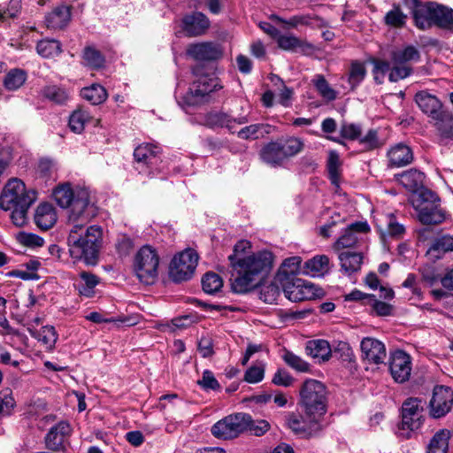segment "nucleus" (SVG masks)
<instances>
[{"mask_svg":"<svg viewBox=\"0 0 453 453\" xmlns=\"http://www.w3.org/2000/svg\"><path fill=\"white\" fill-rule=\"evenodd\" d=\"M342 271L347 274H351L361 268L363 257L361 253L343 251L338 256Z\"/></svg>","mask_w":453,"mask_h":453,"instance_id":"obj_32","label":"nucleus"},{"mask_svg":"<svg viewBox=\"0 0 453 453\" xmlns=\"http://www.w3.org/2000/svg\"><path fill=\"white\" fill-rule=\"evenodd\" d=\"M36 200V192L27 189L24 182L18 179L9 180L0 196V208L10 211L19 205L32 204Z\"/></svg>","mask_w":453,"mask_h":453,"instance_id":"obj_8","label":"nucleus"},{"mask_svg":"<svg viewBox=\"0 0 453 453\" xmlns=\"http://www.w3.org/2000/svg\"><path fill=\"white\" fill-rule=\"evenodd\" d=\"M341 159L337 152L330 151L327 159V171L331 183L339 187L341 177Z\"/></svg>","mask_w":453,"mask_h":453,"instance_id":"obj_43","label":"nucleus"},{"mask_svg":"<svg viewBox=\"0 0 453 453\" xmlns=\"http://www.w3.org/2000/svg\"><path fill=\"white\" fill-rule=\"evenodd\" d=\"M43 95L45 97L57 104H64L68 99L67 92L64 88L55 85L45 87Z\"/></svg>","mask_w":453,"mask_h":453,"instance_id":"obj_54","label":"nucleus"},{"mask_svg":"<svg viewBox=\"0 0 453 453\" xmlns=\"http://www.w3.org/2000/svg\"><path fill=\"white\" fill-rule=\"evenodd\" d=\"M203 289L207 294H215L223 287L221 277L215 273H207L202 279Z\"/></svg>","mask_w":453,"mask_h":453,"instance_id":"obj_48","label":"nucleus"},{"mask_svg":"<svg viewBox=\"0 0 453 453\" xmlns=\"http://www.w3.org/2000/svg\"><path fill=\"white\" fill-rule=\"evenodd\" d=\"M281 357L289 367L299 372H306L310 371V365L301 357L289 350L285 349Z\"/></svg>","mask_w":453,"mask_h":453,"instance_id":"obj_47","label":"nucleus"},{"mask_svg":"<svg viewBox=\"0 0 453 453\" xmlns=\"http://www.w3.org/2000/svg\"><path fill=\"white\" fill-rule=\"evenodd\" d=\"M18 238L21 244L27 247H42L44 244V240L35 234L22 233Z\"/></svg>","mask_w":453,"mask_h":453,"instance_id":"obj_62","label":"nucleus"},{"mask_svg":"<svg viewBox=\"0 0 453 453\" xmlns=\"http://www.w3.org/2000/svg\"><path fill=\"white\" fill-rule=\"evenodd\" d=\"M210 27L208 18L202 12H195L183 19V30L189 36H197L205 33Z\"/></svg>","mask_w":453,"mask_h":453,"instance_id":"obj_26","label":"nucleus"},{"mask_svg":"<svg viewBox=\"0 0 453 453\" xmlns=\"http://www.w3.org/2000/svg\"><path fill=\"white\" fill-rule=\"evenodd\" d=\"M420 58V54L414 46H406L398 49L391 53V62L402 65H411V62H417Z\"/></svg>","mask_w":453,"mask_h":453,"instance_id":"obj_33","label":"nucleus"},{"mask_svg":"<svg viewBox=\"0 0 453 453\" xmlns=\"http://www.w3.org/2000/svg\"><path fill=\"white\" fill-rule=\"evenodd\" d=\"M299 405L307 420L316 426L326 412L327 390L326 386L317 380H306L300 389Z\"/></svg>","mask_w":453,"mask_h":453,"instance_id":"obj_3","label":"nucleus"},{"mask_svg":"<svg viewBox=\"0 0 453 453\" xmlns=\"http://www.w3.org/2000/svg\"><path fill=\"white\" fill-rule=\"evenodd\" d=\"M27 77V73L24 70L12 69L4 78V87L9 90H16L25 83Z\"/></svg>","mask_w":453,"mask_h":453,"instance_id":"obj_45","label":"nucleus"},{"mask_svg":"<svg viewBox=\"0 0 453 453\" xmlns=\"http://www.w3.org/2000/svg\"><path fill=\"white\" fill-rule=\"evenodd\" d=\"M90 119L91 116L88 111L83 109H78L71 114L69 118V127L73 132L81 134Z\"/></svg>","mask_w":453,"mask_h":453,"instance_id":"obj_41","label":"nucleus"},{"mask_svg":"<svg viewBox=\"0 0 453 453\" xmlns=\"http://www.w3.org/2000/svg\"><path fill=\"white\" fill-rule=\"evenodd\" d=\"M359 142L365 150H372L379 146L377 132L373 129L359 139Z\"/></svg>","mask_w":453,"mask_h":453,"instance_id":"obj_63","label":"nucleus"},{"mask_svg":"<svg viewBox=\"0 0 453 453\" xmlns=\"http://www.w3.org/2000/svg\"><path fill=\"white\" fill-rule=\"evenodd\" d=\"M250 422V415L238 412L216 422L211 426V432L218 439L230 440L247 431Z\"/></svg>","mask_w":453,"mask_h":453,"instance_id":"obj_10","label":"nucleus"},{"mask_svg":"<svg viewBox=\"0 0 453 453\" xmlns=\"http://www.w3.org/2000/svg\"><path fill=\"white\" fill-rule=\"evenodd\" d=\"M99 283V278L88 272H81L80 278L75 280L74 287L79 294L85 297H92L96 293V287Z\"/></svg>","mask_w":453,"mask_h":453,"instance_id":"obj_28","label":"nucleus"},{"mask_svg":"<svg viewBox=\"0 0 453 453\" xmlns=\"http://www.w3.org/2000/svg\"><path fill=\"white\" fill-rule=\"evenodd\" d=\"M277 43L284 50L296 51L299 43V38L294 35H279Z\"/></svg>","mask_w":453,"mask_h":453,"instance_id":"obj_61","label":"nucleus"},{"mask_svg":"<svg viewBox=\"0 0 453 453\" xmlns=\"http://www.w3.org/2000/svg\"><path fill=\"white\" fill-rule=\"evenodd\" d=\"M341 135L349 140H356L361 135V127L352 123H344L341 127Z\"/></svg>","mask_w":453,"mask_h":453,"instance_id":"obj_59","label":"nucleus"},{"mask_svg":"<svg viewBox=\"0 0 453 453\" xmlns=\"http://www.w3.org/2000/svg\"><path fill=\"white\" fill-rule=\"evenodd\" d=\"M52 195L60 207H71L68 220L73 226L67 238L70 256L86 265H96L103 228L98 225L83 228L96 214V207L90 202L88 190L83 188L73 189L71 184L65 182L58 185Z\"/></svg>","mask_w":453,"mask_h":453,"instance_id":"obj_1","label":"nucleus"},{"mask_svg":"<svg viewBox=\"0 0 453 453\" xmlns=\"http://www.w3.org/2000/svg\"><path fill=\"white\" fill-rule=\"evenodd\" d=\"M435 22L440 27L453 28V10L442 5H437Z\"/></svg>","mask_w":453,"mask_h":453,"instance_id":"obj_49","label":"nucleus"},{"mask_svg":"<svg viewBox=\"0 0 453 453\" xmlns=\"http://www.w3.org/2000/svg\"><path fill=\"white\" fill-rule=\"evenodd\" d=\"M306 354L321 361H328L332 356V348L329 342L323 339L311 340L306 343Z\"/></svg>","mask_w":453,"mask_h":453,"instance_id":"obj_29","label":"nucleus"},{"mask_svg":"<svg viewBox=\"0 0 453 453\" xmlns=\"http://www.w3.org/2000/svg\"><path fill=\"white\" fill-rule=\"evenodd\" d=\"M205 124L210 127H225L230 133L236 132V127L249 122L248 116L234 117L226 112H210L205 116Z\"/></svg>","mask_w":453,"mask_h":453,"instance_id":"obj_18","label":"nucleus"},{"mask_svg":"<svg viewBox=\"0 0 453 453\" xmlns=\"http://www.w3.org/2000/svg\"><path fill=\"white\" fill-rule=\"evenodd\" d=\"M217 81L206 75L198 77L193 81L188 91L179 102L182 105L193 106L205 101L210 93L217 89Z\"/></svg>","mask_w":453,"mask_h":453,"instance_id":"obj_13","label":"nucleus"},{"mask_svg":"<svg viewBox=\"0 0 453 453\" xmlns=\"http://www.w3.org/2000/svg\"><path fill=\"white\" fill-rule=\"evenodd\" d=\"M251 244L239 241L228 259L232 266V288L238 294L247 293L260 284L273 266V254L268 250L250 252Z\"/></svg>","mask_w":453,"mask_h":453,"instance_id":"obj_2","label":"nucleus"},{"mask_svg":"<svg viewBox=\"0 0 453 453\" xmlns=\"http://www.w3.org/2000/svg\"><path fill=\"white\" fill-rule=\"evenodd\" d=\"M36 50L43 58H54L61 52V43L54 39H44L37 43Z\"/></svg>","mask_w":453,"mask_h":453,"instance_id":"obj_42","label":"nucleus"},{"mask_svg":"<svg viewBox=\"0 0 453 453\" xmlns=\"http://www.w3.org/2000/svg\"><path fill=\"white\" fill-rule=\"evenodd\" d=\"M280 296V288L277 282L264 285L260 290V299L266 303H274Z\"/></svg>","mask_w":453,"mask_h":453,"instance_id":"obj_51","label":"nucleus"},{"mask_svg":"<svg viewBox=\"0 0 453 453\" xmlns=\"http://www.w3.org/2000/svg\"><path fill=\"white\" fill-rule=\"evenodd\" d=\"M448 251H453V236L451 235H443L437 238L429 249V253L439 254Z\"/></svg>","mask_w":453,"mask_h":453,"instance_id":"obj_55","label":"nucleus"},{"mask_svg":"<svg viewBox=\"0 0 453 453\" xmlns=\"http://www.w3.org/2000/svg\"><path fill=\"white\" fill-rule=\"evenodd\" d=\"M72 428L67 421H59L53 426L45 437V443L48 449L51 450H60L64 449L65 440L71 435Z\"/></svg>","mask_w":453,"mask_h":453,"instance_id":"obj_20","label":"nucleus"},{"mask_svg":"<svg viewBox=\"0 0 453 453\" xmlns=\"http://www.w3.org/2000/svg\"><path fill=\"white\" fill-rule=\"evenodd\" d=\"M383 218L385 222L380 220V222L377 223V227L382 235L398 237L403 233V226L398 224L391 214L386 215Z\"/></svg>","mask_w":453,"mask_h":453,"instance_id":"obj_37","label":"nucleus"},{"mask_svg":"<svg viewBox=\"0 0 453 453\" xmlns=\"http://www.w3.org/2000/svg\"><path fill=\"white\" fill-rule=\"evenodd\" d=\"M285 296L291 302H302L319 297L321 288L315 284L300 278H292L283 286Z\"/></svg>","mask_w":453,"mask_h":453,"instance_id":"obj_12","label":"nucleus"},{"mask_svg":"<svg viewBox=\"0 0 453 453\" xmlns=\"http://www.w3.org/2000/svg\"><path fill=\"white\" fill-rule=\"evenodd\" d=\"M437 5L434 3L421 4L414 0L412 15L418 28L426 29L434 24Z\"/></svg>","mask_w":453,"mask_h":453,"instance_id":"obj_19","label":"nucleus"},{"mask_svg":"<svg viewBox=\"0 0 453 453\" xmlns=\"http://www.w3.org/2000/svg\"><path fill=\"white\" fill-rule=\"evenodd\" d=\"M360 349L361 357L367 363L372 365L384 363L387 352L382 342L372 337H365L361 341Z\"/></svg>","mask_w":453,"mask_h":453,"instance_id":"obj_17","label":"nucleus"},{"mask_svg":"<svg viewBox=\"0 0 453 453\" xmlns=\"http://www.w3.org/2000/svg\"><path fill=\"white\" fill-rule=\"evenodd\" d=\"M159 257L150 245L142 246L134 258V271L141 282L152 284L158 275Z\"/></svg>","mask_w":453,"mask_h":453,"instance_id":"obj_7","label":"nucleus"},{"mask_svg":"<svg viewBox=\"0 0 453 453\" xmlns=\"http://www.w3.org/2000/svg\"><path fill=\"white\" fill-rule=\"evenodd\" d=\"M237 133V136L242 140H255L263 136L265 134L270 133V126L266 124H253L246 126L240 129Z\"/></svg>","mask_w":453,"mask_h":453,"instance_id":"obj_38","label":"nucleus"},{"mask_svg":"<svg viewBox=\"0 0 453 453\" xmlns=\"http://www.w3.org/2000/svg\"><path fill=\"white\" fill-rule=\"evenodd\" d=\"M453 407V390L446 386H435L429 402V415L434 418L445 417Z\"/></svg>","mask_w":453,"mask_h":453,"instance_id":"obj_15","label":"nucleus"},{"mask_svg":"<svg viewBox=\"0 0 453 453\" xmlns=\"http://www.w3.org/2000/svg\"><path fill=\"white\" fill-rule=\"evenodd\" d=\"M187 54L196 60H215L221 57L220 48L212 42L190 44Z\"/></svg>","mask_w":453,"mask_h":453,"instance_id":"obj_21","label":"nucleus"},{"mask_svg":"<svg viewBox=\"0 0 453 453\" xmlns=\"http://www.w3.org/2000/svg\"><path fill=\"white\" fill-rule=\"evenodd\" d=\"M411 65L392 63V66L388 73V80L391 82H396L400 80L407 78L411 75Z\"/></svg>","mask_w":453,"mask_h":453,"instance_id":"obj_53","label":"nucleus"},{"mask_svg":"<svg viewBox=\"0 0 453 453\" xmlns=\"http://www.w3.org/2000/svg\"><path fill=\"white\" fill-rule=\"evenodd\" d=\"M311 83L318 93L326 101L331 102L336 99L337 92L329 85L322 74L314 75Z\"/></svg>","mask_w":453,"mask_h":453,"instance_id":"obj_39","label":"nucleus"},{"mask_svg":"<svg viewBox=\"0 0 453 453\" xmlns=\"http://www.w3.org/2000/svg\"><path fill=\"white\" fill-rule=\"evenodd\" d=\"M37 340L42 342L47 349L54 347L58 340V334L53 326H42L37 333Z\"/></svg>","mask_w":453,"mask_h":453,"instance_id":"obj_50","label":"nucleus"},{"mask_svg":"<svg viewBox=\"0 0 453 453\" xmlns=\"http://www.w3.org/2000/svg\"><path fill=\"white\" fill-rule=\"evenodd\" d=\"M412 206L418 212L420 222L426 225H435L442 222L445 214L439 207L436 195L430 191H422L419 195L411 197Z\"/></svg>","mask_w":453,"mask_h":453,"instance_id":"obj_6","label":"nucleus"},{"mask_svg":"<svg viewBox=\"0 0 453 453\" xmlns=\"http://www.w3.org/2000/svg\"><path fill=\"white\" fill-rule=\"evenodd\" d=\"M197 383L205 390L220 389L219 381L216 380L213 373L209 370L203 371L202 379L199 380Z\"/></svg>","mask_w":453,"mask_h":453,"instance_id":"obj_58","label":"nucleus"},{"mask_svg":"<svg viewBox=\"0 0 453 453\" xmlns=\"http://www.w3.org/2000/svg\"><path fill=\"white\" fill-rule=\"evenodd\" d=\"M389 371L398 383H403L410 379L411 372V358L403 350H395L392 353L389 360Z\"/></svg>","mask_w":453,"mask_h":453,"instance_id":"obj_16","label":"nucleus"},{"mask_svg":"<svg viewBox=\"0 0 453 453\" xmlns=\"http://www.w3.org/2000/svg\"><path fill=\"white\" fill-rule=\"evenodd\" d=\"M406 16L402 12L400 8L395 7L389 11L385 16V22L388 26L402 27L404 25Z\"/></svg>","mask_w":453,"mask_h":453,"instance_id":"obj_57","label":"nucleus"},{"mask_svg":"<svg viewBox=\"0 0 453 453\" xmlns=\"http://www.w3.org/2000/svg\"><path fill=\"white\" fill-rule=\"evenodd\" d=\"M71 19V10L69 6L57 7L46 17V24L50 28L57 29L65 27Z\"/></svg>","mask_w":453,"mask_h":453,"instance_id":"obj_30","label":"nucleus"},{"mask_svg":"<svg viewBox=\"0 0 453 453\" xmlns=\"http://www.w3.org/2000/svg\"><path fill=\"white\" fill-rule=\"evenodd\" d=\"M58 217L54 206L50 203H40L35 211L34 220L42 230L51 228L57 222Z\"/></svg>","mask_w":453,"mask_h":453,"instance_id":"obj_24","label":"nucleus"},{"mask_svg":"<svg viewBox=\"0 0 453 453\" xmlns=\"http://www.w3.org/2000/svg\"><path fill=\"white\" fill-rule=\"evenodd\" d=\"M15 404L16 403L10 388H5L0 391V416L10 415L12 412Z\"/></svg>","mask_w":453,"mask_h":453,"instance_id":"obj_52","label":"nucleus"},{"mask_svg":"<svg viewBox=\"0 0 453 453\" xmlns=\"http://www.w3.org/2000/svg\"><path fill=\"white\" fill-rule=\"evenodd\" d=\"M451 433L449 429L443 428L437 431L431 438L427 445V453H448L449 441Z\"/></svg>","mask_w":453,"mask_h":453,"instance_id":"obj_31","label":"nucleus"},{"mask_svg":"<svg viewBox=\"0 0 453 453\" xmlns=\"http://www.w3.org/2000/svg\"><path fill=\"white\" fill-rule=\"evenodd\" d=\"M329 269V258L326 255L315 256L305 262V273L312 277L323 275Z\"/></svg>","mask_w":453,"mask_h":453,"instance_id":"obj_35","label":"nucleus"},{"mask_svg":"<svg viewBox=\"0 0 453 453\" xmlns=\"http://www.w3.org/2000/svg\"><path fill=\"white\" fill-rule=\"evenodd\" d=\"M366 69L363 63L352 62L348 74V82L351 89H355L364 81Z\"/></svg>","mask_w":453,"mask_h":453,"instance_id":"obj_44","label":"nucleus"},{"mask_svg":"<svg viewBox=\"0 0 453 453\" xmlns=\"http://www.w3.org/2000/svg\"><path fill=\"white\" fill-rule=\"evenodd\" d=\"M280 20L291 27H296L298 26H309L313 28H320L325 26V21L322 19L311 15H296L291 17L288 20Z\"/></svg>","mask_w":453,"mask_h":453,"instance_id":"obj_36","label":"nucleus"},{"mask_svg":"<svg viewBox=\"0 0 453 453\" xmlns=\"http://www.w3.org/2000/svg\"><path fill=\"white\" fill-rule=\"evenodd\" d=\"M198 256L194 250L188 249L175 255L169 266V277L174 282L191 279L197 266Z\"/></svg>","mask_w":453,"mask_h":453,"instance_id":"obj_11","label":"nucleus"},{"mask_svg":"<svg viewBox=\"0 0 453 453\" xmlns=\"http://www.w3.org/2000/svg\"><path fill=\"white\" fill-rule=\"evenodd\" d=\"M30 206L31 204L19 205L10 210L12 211L11 219L15 226H23L27 223V211Z\"/></svg>","mask_w":453,"mask_h":453,"instance_id":"obj_56","label":"nucleus"},{"mask_svg":"<svg viewBox=\"0 0 453 453\" xmlns=\"http://www.w3.org/2000/svg\"><path fill=\"white\" fill-rule=\"evenodd\" d=\"M286 423L295 434L303 437H310L320 430L319 423L317 426L311 424L303 413L302 417H298L295 413H289L286 418Z\"/></svg>","mask_w":453,"mask_h":453,"instance_id":"obj_23","label":"nucleus"},{"mask_svg":"<svg viewBox=\"0 0 453 453\" xmlns=\"http://www.w3.org/2000/svg\"><path fill=\"white\" fill-rule=\"evenodd\" d=\"M369 229V226L366 222H356L351 224L338 238L334 244V249L340 250L353 247L358 242L357 234L366 233Z\"/></svg>","mask_w":453,"mask_h":453,"instance_id":"obj_22","label":"nucleus"},{"mask_svg":"<svg viewBox=\"0 0 453 453\" xmlns=\"http://www.w3.org/2000/svg\"><path fill=\"white\" fill-rule=\"evenodd\" d=\"M304 142L302 139L290 136L268 142L260 152L262 161L273 167L281 166L289 158L303 151Z\"/></svg>","mask_w":453,"mask_h":453,"instance_id":"obj_5","label":"nucleus"},{"mask_svg":"<svg viewBox=\"0 0 453 453\" xmlns=\"http://www.w3.org/2000/svg\"><path fill=\"white\" fill-rule=\"evenodd\" d=\"M424 406L418 398L406 400L402 407V422L399 426V435L410 438L412 433L418 431L424 423Z\"/></svg>","mask_w":453,"mask_h":453,"instance_id":"obj_9","label":"nucleus"},{"mask_svg":"<svg viewBox=\"0 0 453 453\" xmlns=\"http://www.w3.org/2000/svg\"><path fill=\"white\" fill-rule=\"evenodd\" d=\"M21 9V0H10L6 10H0V20L5 21L9 18H15Z\"/></svg>","mask_w":453,"mask_h":453,"instance_id":"obj_60","label":"nucleus"},{"mask_svg":"<svg viewBox=\"0 0 453 453\" xmlns=\"http://www.w3.org/2000/svg\"><path fill=\"white\" fill-rule=\"evenodd\" d=\"M82 58L85 65L91 69H100L104 67L105 63L103 54L92 46H88L84 49Z\"/></svg>","mask_w":453,"mask_h":453,"instance_id":"obj_40","label":"nucleus"},{"mask_svg":"<svg viewBox=\"0 0 453 453\" xmlns=\"http://www.w3.org/2000/svg\"><path fill=\"white\" fill-rule=\"evenodd\" d=\"M424 178V174L415 169H411L397 175L398 182L412 193L411 197L426 190L423 189Z\"/></svg>","mask_w":453,"mask_h":453,"instance_id":"obj_25","label":"nucleus"},{"mask_svg":"<svg viewBox=\"0 0 453 453\" xmlns=\"http://www.w3.org/2000/svg\"><path fill=\"white\" fill-rule=\"evenodd\" d=\"M134 247L133 240L126 235H119L116 243L117 250L121 255L128 254Z\"/></svg>","mask_w":453,"mask_h":453,"instance_id":"obj_64","label":"nucleus"},{"mask_svg":"<svg viewBox=\"0 0 453 453\" xmlns=\"http://www.w3.org/2000/svg\"><path fill=\"white\" fill-rule=\"evenodd\" d=\"M302 259L300 257H291L286 258L280 269L278 277L280 280H282V276L288 279L290 276H294L300 272Z\"/></svg>","mask_w":453,"mask_h":453,"instance_id":"obj_46","label":"nucleus"},{"mask_svg":"<svg viewBox=\"0 0 453 453\" xmlns=\"http://www.w3.org/2000/svg\"><path fill=\"white\" fill-rule=\"evenodd\" d=\"M81 96L83 99L89 102L93 105H97L104 103L108 96L106 89L97 83H94L89 87L83 88L81 90Z\"/></svg>","mask_w":453,"mask_h":453,"instance_id":"obj_34","label":"nucleus"},{"mask_svg":"<svg viewBox=\"0 0 453 453\" xmlns=\"http://www.w3.org/2000/svg\"><path fill=\"white\" fill-rule=\"evenodd\" d=\"M415 102L419 109L431 118L441 136L449 138L453 135L452 115L443 110L441 103L436 96L421 91L416 94Z\"/></svg>","mask_w":453,"mask_h":453,"instance_id":"obj_4","label":"nucleus"},{"mask_svg":"<svg viewBox=\"0 0 453 453\" xmlns=\"http://www.w3.org/2000/svg\"><path fill=\"white\" fill-rule=\"evenodd\" d=\"M388 165L391 167H403L413 160L411 149L404 143H397L388 151Z\"/></svg>","mask_w":453,"mask_h":453,"instance_id":"obj_27","label":"nucleus"},{"mask_svg":"<svg viewBox=\"0 0 453 453\" xmlns=\"http://www.w3.org/2000/svg\"><path fill=\"white\" fill-rule=\"evenodd\" d=\"M159 149L152 144L144 143L135 148L134 151V159L138 165L137 169L140 173L154 175L160 170L157 165L161 162L158 155Z\"/></svg>","mask_w":453,"mask_h":453,"instance_id":"obj_14","label":"nucleus"}]
</instances>
